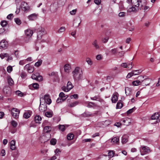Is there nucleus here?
<instances>
[{"mask_svg": "<svg viewBox=\"0 0 160 160\" xmlns=\"http://www.w3.org/2000/svg\"><path fill=\"white\" fill-rule=\"evenodd\" d=\"M59 128L62 132L64 131L65 129V126L63 125H60L59 126Z\"/></svg>", "mask_w": 160, "mask_h": 160, "instance_id": "nucleus-49", "label": "nucleus"}, {"mask_svg": "<svg viewBox=\"0 0 160 160\" xmlns=\"http://www.w3.org/2000/svg\"><path fill=\"white\" fill-rule=\"evenodd\" d=\"M66 29L65 27H62L58 29V32L59 33H62L64 32Z\"/></svg>", "mask_w": 160, "mask_h": 160, "instance_id": "nucleus-39", "label": "nucleus"}, {"mask_svg": "<svg viewBox=\"0 0 160 160\" xmlns=\"http://www.w3.org/2000/svg\"><path fill=\"white\" fill-rule=\"evenodd\" d=\"M142 3V0H132V5L138 9H140V7Z\"/></svg>", "mask_w": 160, "mask_h": 160, "instance_id": "nucleus-6", "label": "nucleus"}, {"mask_svg": "<svg viewBox=\"0 0 160 160\" xmlns=\"http://www.w3.org/2000/svg\"><path fill=\"white\" fill-rule=\"evenodd\" d=\"M3 91L5 93L8 94L10 92V88L8 87H5L3 88Z\"/></svg>", "mask_w": 160, "mask_h": 160, "instance_id": "nucleus-29", "label": "nucleus"}, {"mask_svg": "<svg viewBox=\"0 0 160 160\" xmlns=\"http://www.w3.org/2000/svg\"><path fill=\"white\" fill-rule=\"evenodd\" d=\"M60 98H62V100H65L68 97V95H65L63 92H61L59 94Z\"/></svg>", "mask_w": 160, "mask_h": 160, "instance_id": "nucleus-24", "label": "nucleus"}, {"mask_svg": "<svg viewBox=\"0 0 160 160\" xmlns=\"http://www.w3.org/2000/svg\"><path fill=\"white\" fill-rule=\"evenodd\" d=\"M128 136L127 135H124L122 137V142L123 143H126L128 141Z\"/></svg>", "mask_w": 160, "mask_h": 160, "instance_id": "nucleus-26", "label": "nucleus"}, {"mask_svg": "<svg viewBox=\"0 0 160 160\" xmlns=\"http://www.w3.org/2000/svg\"><path fill=\"white\" fill-rule=\"evenodd\" d=\"M26 60L25 59L20 60L19 62V64L23 65L26 63Z\"/></svg>", "mask_w": 160, "mask_h": 160, "instance_id": "nucleus-54", "label": "nucleus"}, {"mask_svg": "<svg viewBox=\"0 0 160 160\" xmlns=\"http://www.w3.org/2000/svg\"><path fill=\"white\" fill-rule=\"evenodd\" d=\"M79 102L78 101H76L73 102H72L68 104V106L70 107H74L78 104Z\"/></svg>", "mask_w": 160, "mask_h": 160, "instance_id": "nucleus-27", "label": "nucleus"}, {"mask_svg": "<svg viewBox=\"0 0 160 160\" xmlns=\"http://www.w3.org/2000/svg\"><path fill=\"white\" fill-rule=\"evenodd\" d=\"M135 110V108H132L131 109H130L127 111V113L128 114H129L132 112L134 111Z\"/></svg>", "mask_w": 160, "mask_h": 160, "instance_id": "nucleus-52", "label": "nucleus"}, {"mask_svg": "<svg viewBox=\"0 0 160 160\" xmlns=\"http://www.w3.org/2000/svg\"><path fill=\"white\" fill-rule=\"evenodd\" d=\"M142 78H144V79L142 81V82L146 86L149 85L150 82V79L148 78H147V77L146 76H142Z\"/></svg>", "mask_w": 160, "mask_h": 160, "instance_id": "nucleus-14", "label": "nucleus"}, {"mask_svg": "<svg viewBox=\"0 0 160 160\" xmlns=\"http://www.w3.org/2000/svg\"><path fill=\"white\" fill-rule=\"evenodd\" d=\"M12 126L14 128L16 127L18 125L17 122L14 121H12L11 122Z\"/></svg>", "mask_w": 160, "mask_h": 160, "instance_id": "nucleus-55", "label": "nucleus"}, {"mask_svg": "<svg viewBox=\"0 0 160 160\" xmlns=\"http://www.w3.org/2000/svg\"><path fill=\"white\" fill-rule=\"evenodd\" d=\"M111 52L112 54H115L117 52V48H114L112 49L111 51Z\"/></svg>", "mask_w": 160, "mask_h": 160, "instance_id": "nucleus-56", "label": "nucleus"}, {"mask_svg": "<svg viewBox=\"0 0 160 160\" xmlns=\"http://www.w3.org/2000/svg\"><path fill=\"white\" fill-rule=\"evenodd\" d=\"M8 56V54L7 53H1L0 54V57L2 59H3L5 57H7Z\"/></svg>", "mask_w": 160, "mask_h": 160, "instance_id": "nucleus-46", "label": "nucleus"}, {"mask_svg": "<svg viewBox=\"0 0 160 160\" xmlns=\"http://www.w3.org/2000/svg\"><path fill=\"white\" fill-rule=\"evenodd\" d=\"M53 114V112L52 111L47 112H46L45 114L46 116L48 118H51L52 117Z\"/></svg>", "mask_w": 160, "mask_h": 160, "instance_id": "nucleus-28", "label": "nucleus"}, {"mask_svg": "<svg viewBox=\"0 0 160 160\" xmlns=\"http://www.w3.org/2000/svg\"><path fill=\"white\" fill-rule=\"evenodd\" d=\"M102 58V56L101 54H98L96 56V59L98 60H100Z\"/></svg>", "mask_w": 160, "mask_h": 160, "instance_id": "nucleus-53", "label": "nucleus"}, {"mask_svg": "<svg viewBox=\"0 0 160 160\" xmlns=\"http://www.w3.org/2000/svg\"><path fill=\"white\" fill-rule=\"evenodd\" d=\"M141 155H143L150 152L149 148L146 146H142L140 150Z\"/></svg>", "mask_w": 160, "mask_h": 160, "instance_id": "nucleus-7", "label": "nucleus"}, {"mask_svg": "<svg viewBox=\"0 0 160 160\" xmlns=\"http://www.w3.org/2000/svg\"><path fill=\"white\" fill-rule=\"evenodd\" d=\"M10 149L12 150L15 149L16 146H15V141L14 140H12L10 142Z\"/></svg>", "mask_w": 160, "mask_h": 160, "instance_id": "nucleus-22", "label": "nucleus"}, {"mask_svg": "<svg viewBox=\"0 0 160 160\" xmlns=\"http://www.w3.org/2000/svg\"><path fill=\"white\" fill-rule=\"evenodd\" d=\"M37 18V15L35 14H32L28 16V19L30 20L34 21L36 20Z\"/></svg>", "mask_w": 160, "mask_h": 160, "instance_id": "nucleus-20", "label": "nucleus"}, {"mask_svg": "<svg viewBox=\"0 0 160 160\" xmlns=\"http://www.w3.org/2000/svg\"><path fill=\"white\" fill-rule=\"evenodd\" d=\"M92 44L95 48L96 49L99 48L100 47L99 45L98 44L97 41L96 40H94V41L92 42Z\"/></svg>", "mask_w": 160, "mask_h": 160, "instance_id": "nucleus-34", "label": "nucleus"}, {"mask_svg": "<svg viewBox=\"0 0 160 160\" xmlns=\"http://www.w3.org/2000/svg\"><path fill=\"white\" fill-rule=\"evenodd\" d=\"M32 87L34 88L37 89L39 87V85L37 83H34L32 84V86L30 85L29 86V88H31V87Z\"/></svg>", "mask_w": 160, "mask_h": 160, "instance_id": "nucleus-41", "label": "nucleus"}, {"mask_svg": "<svg viewBox=\"0 0 160 160\" xmlns=\"http://www.w3.org/2000/svg\"><path fill=\"white\" fill-rule=\"evenodd\" d=\"M132 84L134 86H137L141 84V82L139 80L134 81L132 82Z\"/></svg>", "mask_w": 160, "mask_h": 160, "instance_id": "nucleus-40", "label": "nucleus"}, {"mask_svg": "<svg viewBox=\"0 0 160 160\" xmlns=\"http://www.w3.org/2000/svg\"><path fill=\"white\" fill-rule=\"evenodd\" d=\"M34 120L37 123H41L40 121L42 120L41 117L38 115H36L34 118Z\"/></svg>", "mask_w": 160, "mask_h": 160, "instance_id": "nucleus-23", "label": "nucleus"}, {"mask_svg": "<svg viewBox=\"0 0 160 160\" xmlns=\"http://www.w3.org/2000/svg\"><path fill=\"white\" fill-rule=\"evenodd\" d=\"M73 88V86L72 83L70 82H68L67 84V86H63L62 89L64 92H68Z\"/></svg>", "mask_w": 160, "mask_h": 160, "instance_id": "nucleus-3", "label": "nucleus"}, {"mask_svg": "<svg viewBox=\"0 0 160 160\" xmlns=\"http://www.w3.org/2000/svg\"><path fill=\"white\" fill-rule=\"evenodd\" d=\"M121 102V101L120 100L118 102L116 105V109H120L122 107V104Z\"/></svg>", "mask_w": 160, "mask_h": 160, "instance_id": "nucleus-33", "label": "nucleus"}, {"mask_svg": "<svg viewBox=\"0 0 160 160\" xmlns=\"http://www.w3.org/2000/svg\"><path fill=\"white\" fill-rule=\"evenodd\" d=\"M11 112L12 116L14 118H18L20 111L18 109L13 108L11 110Z\"/></svg>", "mask_w": 160, "mask_h": 160, "instance_id": "nucleus-2", "label": "nucleus"}, {"mask_svg": "<svg viewBox=\"0 0 160 160\" xmlns=\"http://www.w3.org/2000/svg\"><path fill=\"white\" fill-rule=\"evenodd\" d=\"M25 33L26 36L28 38L31 37L33 33V31L30 29H28L25 31Z\"/></svg>", "mask_w": 160, "mask_h": 160, "instance_id": "nucleus-15", "label": "nucleus"}, {"mask_svg": "<svg viewBox=\"0 0 160 160\" xmlns=\"http://www.w3.org/2000/svg\"><path fill=\"white\" fill-rule=\"evenodd\" d=\"M42 61L41 59L39 60L38 62L35 63L34 66L37 67H38L41 65L42 63Z\"/></svg>", "mask_w": 160, "mask_h": 160, "instance_id": "nucleus-37", "label": "nucleus"}, {"mask_svg": "<svg viewBox=\"0 0 160 160\" xmlns=\"http://www.w3.org/2000/svg\"><path fill=\"white\" fill-rule=\"evenodd\" d=\"M40 99H41V101H43V103L44 102L46 104H50L52 102L51 100L48 95H45L43 98H40Z\"/></svg>", "mask_w": 160, "mask_h": 160, "instance_id": "nucleus-4", "label": "nucleus"}, {"mask_svg": "<svg viewBox=\"0 0 160 160\" xmlns=\"http://www.w3.org/2000/svg\"><path fill=\"white\" fill-rule=\"evenodd\" d=\"M64 101V100H62V98L59 97L57 99L56 102L57 103H59L63 102Z\"/></svg>", "mask_w": 160, "mask_h": 160, "instance_id": "nucleus-64", "label": "nucleus"}, {"mask_svg": "<svg viewBox=\"0 0 160 160\" xmlns=\"http://www.w3.org/2000/svg\"><path fill=\"white\" fill-rule=\"evenodd\" d=\"M86 61L87 62L88 64L91 66L93 64V62L91 59L89 58H87L86 59Z\"/></svg>", "mask_w": 160, "mask_h": 160, "instance_id": "nucleus-35", "label": "nucleus"}, {"mask_svg": "<svg viewBox=\"0 0 160 160\" xmlns=\"http://www.w3.org/2000/svg\"><path fill=\"white\" fill-rule=\"evenodd\" d=\"M64 71L67 73H69L71 69V65L68 64H66L64 66Z\"/></svg>", "mask_w": 160, "mask_h": 160, "instance_id": "nucleus-21", "label": "nucleus"}, {"mask_svg": "<svg viewBox=\"0 0 160 160\" xmlns=\"http://www.w3.org/2000/svg\"><path fill=\"white\" fill-rule=\"evenodd\" d=\"M159 117V114L158 113H155L151 117L152 120H157L158 119Z\"/></svg>", "mask_w": 160, "mask_h": 160, "instance_id": "nucleus-25", "label": "nucleus"}, {"mask_svg": "<svg viewBox=\"0 0 160 160\" xmlns=\"http://www.w3.org/2000/svg\"><path fill=\"white\" fill-rule=\"evenodd\" d=\"M95 105L94 103L92 102H88L87 106L88 108H91L92 106H94Z\"/></svg>", "mask_w": 160, "mask_h": 160, "instance_id": "nucleus-61", "label": "nucleus"}, {"mask_svg": "<svg viewBox=\"0 0 160 160\" xmlns=\"http://www.w3.org/2000/svg\"><path fill=\"white\" fill-rule=\"evenodd\" d=\"M8 84L10 85H12L14 83V82L12 78L11 77H8Z\"/></svg>", "mask_w": 160, "mask_h": 160, "instance_id": "nucleus-38", "label": "nucleus"}, {"mask_svg": "<svg viewBox=\"0 0 160 160\" xmlns=\"http://www.w3.org/2000/svg\"><path fill=\"white\" fill-rule=\"evenodd\" d=\"M13 14H10L8 15L7 17V18L9 20H11L13 18Z\"/></svg>", "mask_w": 160, "mask_h": 160, "instance_id": "nucleus-62", "label": "nucleus"}, {"mask_svg": "<svg viewBox=\"0 0 160 160\" xmlns=\"http://www.w3.org/2000/svg\"><path fill=\"white\" fill-rule=\"evenodd\" d=\"M61 152V151L58 148L56 149L54 151V152L56 155L57 156L58 155L59 153H60Z\"/></svg>", "mask_w": 160, "mask_h": 160, "instance_id": "nucleus-58", "label": "nucleus"}, {"mask_svg": "<svg viewBox=\"0 0 160 160\" xmlns=\"http://www.w3.org/2000/svg\"><path fill=\"white\" fill-rule=\"evenodd\" d=\"M39 75V73H36L35 74H32V78L33 79H35V80H36V79H37L38 76Z\"/></svg>", "mask_w": 160, "mask_h": 160, "instance_id": "nucleus-50", "label": "nucleus"}, {"mask_svg": "<svg viewBox=\"0 0 160 160\" xmlns=\"http://www.w3.org/2000/svg\"><path fill=\"white\" fill-rule=\"evenodd\" d=\"M119 141V138L118 137H114L111 140V142H113L114 143H116L118 142Z\"/></svg>", "mask_w": 160, "mask_h": 160, "instance_id": "nucleus-31", "label": "nucleus"}, {"mask_svg": "<svg viewBox=\"0 0 160 160\" xmlns=\"http://www.w3.org/2000/svg\"><path fill=\"white\" fill-rule=\"evenodd\" d=\"M50 143L51 145H54L57 142V140L55 138H52L50 140Z\"/></svg>", "mask_w": 160, "mask_h": 160, "instance_id": "nucleus-48", "label": "nucleus"}, {"mask_svg": "<svg viewBox=\"0 0 160 160\" xmlns=\"http://www.w3.org/2000/svg\"><path fill=\"white\" fill-rule=\"evenodd\" d=\"M24 69L30 73L32 72L34 70L33 67L32 66H30L29 64L26 65L24 67Z\"/></svg>", "mask_w": 160, "mask_h": 160, "instance_id": "nucleus-12", "label": "nucleus"}, {"mask_svg": "<svg viewBox=\"0 0 160 160\" xmlns=\"http://www.w3.org/2000/svg\"><path fill=\"white\" fill-rule=\"evenodd\" d=\"M125 91L126 95H128L131 92V89L128 87H126L125 88Z\"/></svg>", "mask_w": 160, "mask_h": 160, "instance_id": "nucleus-43", "label": "nucleus"}, {"mask_svg": "<svg viewBox=\"0 0 160 160\" xmlns=\"http://www.w3.org/2000/svg\"><path fill=\"white\" fill-rule=\"evenodd\" d=\"M70 98L71 99L74 98L76 99H77L78 98V95L77 94H74L73 95H71L70 96Z\"/></svg>", "mask_w": 160, "mask_h": 160, "instance_id": "nucleus-57", "label": "nucleus"}, {"mask_svg": "<svg viewBox=\"0 0 160 160\" xmlns=\"http://www.w3.org/2000/svg\"><path fill=\"white\" fill-rule=\"evenodd\" d=\"M22 9L24 11H27L30 10V8L28 5H26V6L23 7Z\"/></svg>", "mask_w": 160, "mask_h": 160, "instance_id": "nucleus-42", "label": "nucleus"}, {"mask_svg": "<svg viewBox=\"0 0 160 160\" xmlns=\"http://www.w3.org/2000/svg\"><path fill=\"white\" fill-rule=\"evenodd\" d=\"M97 159V160H109V158L106 155H100Z\"/></svg>", "mask_w": 160, "mask_h": 160, "instance_id": "nucleus-19", "label": "nucleus"}, {"mask_svg": "<svg viewBox=\"0 0 160 160\" xmlns=\"http://www.w3.org/2000/svg\"><path fill=\"white\" fill-rule=\"evenodd\" d=\"M32 111L30 110L26 111L23 114V117L27 119L29 118L31 116Z\"/></svg>", "mask_w": 160, "mask_h": 160, "instance_id": "nucleus-17", "label": "nucleus"}, {"mask_svg": "<svg viewBox=\"0 0 160 160\" xmlns=\"http://www.w3.org/2000/svg\"><path fill=\"white\" fill-rule=\"evenodd\" d=\"M74 137V135L72 133H69L67 136V138L68 140H72Z\"/></svg>", "mask_w": 160, "mask_h": 160, "instance_id": "nucleus-30", "label": "nucleus"}, {"mask_svg": "<svg viewBox=\"0 0 160 160\" xmlns=\"http://www.w3.org/2000/svg\"><path fill=\"white\" fill-rule=\"evenodd\" d=\"M115 153L113 151H110L108 153V156L109 157V158H111L114 156Z\"/></svg>", "mask_w": 160, "mask_h": 160, "instance_id": "nucleus-44", "label": "nucleus"}, {"mask_svg": "<svg viewBox=\"0 0 160 160\" xmlns=\"http://www.w3.org/2000/svg\"><path fill=\"white\" fill-rule=\"evenodd\" d=\"M8 24L7 22L6 21L3 20L1 22V25L3 27H5Z\"/></svg>", "mask_w": 160, "mask_h": 160, "instance_id": "nucleus-47", "label": "nucleus"}, {"mask_svg": "<svg viewBox=\"0 0 160 160\" xmlns=\"http://www.w3.org/2000/svg\"><path fill=\"white\" fill-rule=\"evenodd\" d=\"M91 98L93 100H99V97L98 96H95Z\"/></svg>", "mask_w": 160, "mask_h": 160, "instance_id": "nucleus-60", "label": "nucleus"}, {"mask_svg": "<svg viewBox=\"0 0 160 160\" xmlns=\"http://www.w3.org/2000/svg\"><path fill=\"white\" fill-rule=\"evenodd\" d=\"M14 20L15 22L17 24L19 25L21 23V21L19 18H15Z\"/></svg>", "mask_w": 160, "mask_h": 160, "instance_id": "nucleus-45", "label": "nucleus"}, {"mask_svg": "<svg viewBox=\"0 0 160 160\" xmlns=\"http://www.w3.org/2000/svg\"><path fill=\"white\" fill-rule=\"evenodd\" d=\"M51 130V128L49 126L45 127L44 128V131L45 132L48 133Z\"/></svg>", "mask_w": 160, "mask_h": 160, "instance_id": "nucleus-32", "label": "nucleus"}, {"mask_svg": "<svg viewBox=\"0 0 160 160\" xmlns=\"http://www.w3.org/2000/svg\"><path fill=\"white\" fill-rule=\"evenodd\" d=\"M122 121L123 124L125 125H129L131 122V120L130 119L128 118L123 119Z\"/></svg>", "mask_w": 160, "mask_h": 160, "instance_id": "nucleus-18", "label": "nucleus"}, {"mask_svg": "<svg viewBox=\"0 0 160 160\" xmlns=\"http://www.w3.org/2000/svg\"><path fill=\"white\" fill-rule=\"evenodd\" d=\"M109 39V37L108 36H106L102 38V41L104 43H107Z\"/></svg>", "mask_w": 160, "mask_h": 160, "instance_id": "nucleus-36", "label": "nucleus"}, {"mask_svg": "<svg viewBox=\"0 0 160 160\" xmlns=\"http://www.w3.org/2000/svg\"><path fill=\"white\" fill-rule=\"evenodd\" d=\"M47 106L44 102L43 103V101H41V99H40V105L39 108V111L41 112H43L46 110Z\"/></svg>", "mask_w": 160, "mask_h": 160, "instance_id": "nucleus-5", "label": "nucleus"}, {"mask_svg": "<svg viewBox=\"0 0 160 160\" xmlns=\"http://www.w3.org/2000/svg\"><path fill=\"white\" fill-rule=\"evenodd\" d=\"M80 67H77L72 71L73 77L75 80L79 81L83 78L82 72V71L80 72Z\"/></svg>", "mask_w": 160, "mask_h": 160, "instance_id": "nucleus-1", "label": "nucleus"}, {"mask_svg": "<svg viewBox=\"0 0 160 160\" xmlns=\"http://www.w3.org/2000/svg\"><path fill=\"white\" fill-rule=\"evenodd\" d=\"M8 46V43L5 40H2L0 42V47L4 49L7 48Z\"/></svg>", "mask_w": 160, "mask_h": 160, "instance_id": "nucleus-11", "label": "nucleus"}, {"mask_svg": "<svg viewBox=\"0 0 160 160\" xmlns=\"http://www.w3.org/2000/svg\"><path fill=\"white\" fill-rule=\"evenodd\" d=\"M118 95V94L117 92H115L112 94L111 99L112 103H115L117 101Z\"/></svg>", "mask_w": 160, "mask_h": 160, "instance_id": "nucleus-13", "label": "nucleus"}, {"mask_svg": "<svg viewBox=\"0 0 160 160\" xmlns=\"http://www.w3.org/2000/svg\"><path fill=\"white\" fill-rule=\"evenodd\" d=\"M44 29L42 27L38 28L37 32V38L38 39H40L44 33Z\"/></svg>", "mask_w": 160, "mask_h": 160, "instance_id": "nucleus-8", "label": "nucleus"}, {"mask_svg": "<svg viewBox=\"0 0 160 160\" xmlns=\"http://www.w3.org/2000/svg\"><path fill=\"white\" fill-rule=\"evenodd\" d=\"M138 10V9L132 5V7H128L127 8L128 12H136Z\"/></svg>", "mask_w": 160, "mask_h": 160, "instance_id": "nucleus-16", "label": "nucleus"}, {"mask_svg": "<svg viewBox=\"0 0 160 160\" xmlns=\"http://www.w3.org/2000/svg\"><path fill=\"white\" fill-rule=\"evenodd\" d=\"M147 2L146 0H142V3L140 7V9L143 10L144 11L149 9V7L146 6Z\"/></svg>", "mask_w": 160, "mask_h": 160, "instance_id": "nucleus-9", "label": "nucleus"}, {"mask_svg": "<svg viewBox=\"0 0 160 160\" xmlns=\"http://www.w3.org/2000/svg\"><path fill=\"white\" fill-rule=\"evenodd\" d=\"M140 70H135L132 71L131 72L129 73L127 76V78H130L131 77L136 75H139L141 72Z\"/></svg>", "mask_w": 160, "mask_h": 160, "instance_id": "nucleus-10", "label": "nucleus"}, {"mask_svg": "<svg viewBox=\"0 0 160 160\" xmlns=\"http://www.w3.org/2000/svg\"><path fill=\"white\" fill-rule=\"evenodd\" d=\"M126 13L124 12H120L118 14V16L120 17H124L125 16Z\"/></svg>", "mask_w": 160, "mask_h": 160, "instance_id": "nucleus-59", "label": "nucleus"}, {"mask_svg": "<svg viewBox=\"0 0 160 160\" xmlns=\"http://www.w3.org/2000/svg\"><path fill=\"white\" fill-rule=\"evenodd\" d=\"M12 70V68L11 66H8L7 68V71L8 73H10Z\"/></svg>", "mask_w": 160, "mask_h": 160, "instance_id": "nucleus-51", "label": "nucleus"}, {"mask_svg": "<svg viewBox=\"0 0 160 160\" xmlns=\"http://www.w3.org/2000/svg\"><path fill=\"white\" fill-rule=\"evenodd\" d=\"M121 66L122 67L124 68H128V65L126 63H123L121 65Z\"/></svg>", "mask_w": 160, "mask_h": 160, "instance_id": "nucleus-63", "label": "nucleus"}]
</instances>
